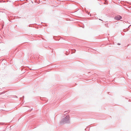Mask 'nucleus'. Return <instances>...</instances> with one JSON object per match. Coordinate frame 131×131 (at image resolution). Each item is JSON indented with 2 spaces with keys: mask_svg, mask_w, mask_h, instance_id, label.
I'll list each match as a JSON object with an SVG mask.
<instances>
[{
  "mask_svg": "<svg viewBox=\"0 0 131 131\" xmlns=\"http://www.w3.org/2000/svg\"><path fill=\"white\" fill-rule=\"evenodd\" d=\"M4 124V123H0V125H3Z\"/></svg>",
  "mask_w": 131,
  "mask_h": 131,
  "instance_id": "obj_4",
  "label": "nucleus"
},
{
  "mask_svg": "<svg viewBox=\"0 0 131 131\" xmlns=\"http://www.w3.org/2000/svg\"><path fill=\"white\" fill-rule=\"evenodd\" d=\"M29 27H30V25H29Z\"/></svg>",
  "mask_w": 131,
  "mask_h": 131,
  "instance_id": "obj_11",
  "label": "nucleus"
},
{
  "mask_svg": "<svg viewBox=\"0 0 131 131\" xmlns=\"http://www.w3.org/2000/svg\"><path fill=\"white\" fill-rule=\"evenodd\" d=\"M68 112V111H66L65 112H64V113L65 114H67V113H66V112Z\"/></svg>",
  "mask_w": 131,
  "mask_h": 131,
  "instance_id": "obj_5",
  "label": "nucleus"
},
{
  "mask_svg": "<svg viewBox=\"0 0 131 131\" xmlns=\"http://www.w3.org/2000/svg\"><path fill=\"white\" fill-rule=\"evenodd\" d=\"M3 26H4V25H2V29L3 28Z\"/></svg>",
  "mask_w": 131,
  "mask_h": 131,
  "instance_id": "obj_6",
  "label": "nucleus"
},
{
  "mask_svg": "<svg viewBox=\"0 0 131 131\" xmlns=\"http://www.w3.org/2000/svg\"><path fill=\"white\" fill-rule=\"evenodd\" d=\"M100 19V20H101V19Z\"/></svg>",
  "mask_w": 131,
  "mask_h": 131,
  "instance_id": "obj_10",
  "label": "nucleus"
},
{
  "mask_svg": "<svg viewBox=\"0 0 131 131\" xmlns=\"http://www.w3.org/2000/svg\"><path fill=\"white\" fill-rule=\"evenodd\" d=\"M70 117L69 115L66 116V117L62 119L60 122L61 124H69L70 123Z\"/></svg>",
  "mask_w": 131,
  "mask_h": 131,
  "instance_id": "obj_1",
  "label": "nucleus"
},
{
  "mask_svg": "<svg viewBox=\"0 0 131 131\" xmlns=\"http://www.w3.org/2000/svg\"><path fill=\"white\" fill-rule=\"evenodd\" d=\"M5 93V92H3L1 94H3V93Z\"/></svg>",
  "mask_w": 131,
  "mask_h": 131,
  "instance_id": "obj_9",
  "label": "nucleus"
},
{
  "mask_svg": "<svg viewBox=\"0 0 131 131\" xmlns=\"http://www.w3.org/2000/svg\"><path fill=\"white\" fill-rule=\"evenodd\" d=\"M4 131V130H3V131Z\"/></svg>",
  "mask_w": 131,
  "mask_h": 131,
  "instance_id": "obj_12",
  "label": "nucleus"
},
{
  "mask_svg": "<svg viewBox=\"0 0 131 131\" xmlns=\"http://www.w3.org/2000/svg\"><path fill=\"white\" fill-rule=\"evenodd\" d=\"M122 17L120 15H117L115 17L114 19L116 20H119L122 19Z\"/></svg>",
  "mask_w": 131,
  "mask_h": 131,
  "instance_id": "obj_2",
  "label": "nucleus"
},
{
  "mask_svg": "<svg viewBox=\"0 0 131 131\" xmlns=\"http://www.w3.org/2000/svg\"><path fill=\"white\" fill-rule=\"evenodd\" d=\"M131 25H129V26H128V28H129V27H130Z\"/></svg>",
  "mask_w": 131,
  "mask_h": 131,
  "instance_id": "obj_8",
  "label": "nucleus"
},
{
  "mask_svg": "<svg viewBox=\"0 0 131 131\" xmlns=\"http://www.w3.org/2000/svg\"><path fill=\"white\" fill-rule=\"evenodd\" d=\"M117 45H120V44L119 43H118Z\"/></svg>",
  "mask_w": 131,
  "mask_h": 131,
  "instance_id": "obj_7",
  "label": "nucleus"
},
{
  "mask_svg": "<svg viewBox=\"0 0 131 131\" xmlns=\"http://www.w3.org/2000/svg\"><path fill=\"white\" fill-rule=\"evenodd\" d=\"M72 52L71 53H75L76 51V50L75 49H72L71 50Z\"/></svg>",
  "mask_w": 131,
  "mask_h": 131,
  "instance_id": "obj_3",
  "label": "nucleus"
}]
</instances>
